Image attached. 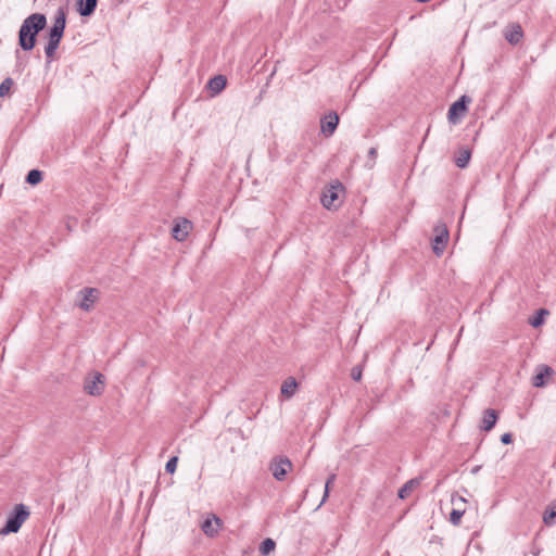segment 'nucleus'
Masks as SVG:
<instances>
[{"label":"nucleus","instance_id":"7","mask_svg":"<svg viewBox=\"0 0 556 556\" xmlns=\"http://www.w3.org/2000/svg\"><path fill=\"white\" fill-rule=\"evenodd\" d=\"M339 125V115L331 111L320 119V130L325 137H331Z\"/></svg>","mask_w":556,"mask_h":556},{"label":"nucleus","instance_id":"5","mask_svg":"<svg viewBox=\"0 0 556 556\" xmlns=\"http://www.w3.org/2000/svg\"><path fill=\"white\" fill-rule=\"evenodd\" d=\"M471 102V98L463 94L448 109L447 118L452 124H457L460 117L467 112V105Z\"/></svg>","mask_w":556,"mask_h":556},{"label":"nucleus","instance_id":"21","mask_svg":"<svg viewBox=\"0 0 556 556\" xmlns=\"http://www.w3.org/2000/svg\"><path fill=\"white\" fill-rule=\"evenodd\" d=\"M549 312L545 308H540L536 311L535 315L532 316L529 320V324L533 328H538L544 324L545 316H547Z\"/></svg>","mask_w":556,"mask_h":556},{"label":"nucleus","instance_id":"32","mask_svg":"<svg viewBox=\"0 0 556 556\" xmlns=\"http://www.w3.org/2000/svg\"><path fill=\"white\" fill-rule=\"evenodd\" d=\"M501 442L503 444H510L513 442V434L509 432H506L501 435Z\"/></svg>","mask_w":556,"mask_h":556},{"label":"nucleus","instance_id":"14","mask_svg":"<svg viewBox=\"0 0 556 556\" xmlns=\"http://www.w3.org/2000/svg\"><path fill=\"white\" fill-rule=\"evenodd\" d=\"M80 293L83 294V302L80 303V308L84 311H89L90 306L94 303L99 291L94 288H84L80 291Z\"/></svg>","mask_w":556,"mask_h":556},{"label":"nucleus","instance_id":"1","mask_svg":"<svg viewBox=\"0 0 556 556\" xmlns=\"http://www.w3.org/2000/svg\"><path fill=\"white\" fill-rule=\"evenodd\" d=\"M47 26V17L42 13H33L22 23L18 30V46L23 51L35 48L38 34Z\"/></svg>","mask_w":556,"mask_h":556},{"label":"nucleus","instance_id":"30","mask_svg":"<svg viewBox=\"0 0 556 556\" xmlns=\"http://www.w3.org/2000/svg\"><path fill=\"white\" fill-rule=\"evenodd\" d=\"M377 154H378V152H377V149H376V148H374V147H372V148H370V149L368 150V159H369V160H368V162H367V166H368L369 168H371V167L374 166L375 161H376V157H377Z\"/></svg>","mask_w":556,"mask_h":556},{"label":"nucleus","instance_id":"11","mask_svg":"<svg viewBox=\"0 0 556 556\" xmlns=\"http://www.w3.org/2000/svg\"><path fill=\"white\" fill-rule=\"evenodd\" d=\"M222 526V520L215 516V515H212V517H207L201 528H202V531L210 538H214L217 533H218V530Z\"/></svg>","mask_w":556,"mask_h":556},{"label":"nucleus","instance_id":"23","mask_svg":"<svg viewBox=\"0 0 556 556\" xmlns=\"http://www.w3.org/2000/svg\"><path fill=\"white\" fill-rule=\"evenodd\" d=\"M470 156H471V153L469 150H460L458 155L455 159L456 166L459 168L467 167Z\"/></svg>","mask_w":556,"mask_h":556},{"label":"nucleus","instance_id":"31","mask_svg":"<svg viewBox=\"0 0 556 556\" xmlns=\"http://www.w3.org/2000/svg\"><path fill=\"white\" fill-rule=\"evenodd\" d=\"M351 377L354 381H359L362 378V369L358 367L352 368Z\"/></svg>","mask_w":556,"mask_h":556},{"label":"nucleus","instance_id":"25","mask_svg":"<svg viewBox=\"0 0 556 556\" xmlns=\"http://www.w3.org/2000/svg\"><path fill=\"white\" fill-rule=\"evenodd\" d=\"M13 84H14V81H13V79L11 77L5 78L0 84V98L5 97L7 94H9Z\"/></svg>","mask_w":556,"mask_h":556},{"label":"nucleus","instance_id":"12","mask_svg":"<svg viewBox=\"0 0 556 556\" xmlns=\"http://www.w3.org/2000/svg\"><path fill=\"white\" fill-rule=\"evenodd\" d=\"M552 367L547 365H540L536 367V372L532 377V386L535 388H541L545 386V378L553 375Z\"/></svg>","mask_w":556,"mask_h":556},{"label":"nucleus","instance_id":"10","mask_svg":"<svg viewBox=\"0 0 556 556\" xmlns=\"http://www.w3.org/2000/svg\"><path fill=\"white\" fill-rule=\"evenodd\" d=\"M291 466V462L288 458H280L271 464L270 470L275 479L282 481Z\"/></svg>","mask_w":556,"mask_h":556},{"label":"nucleus","instance_id":"28","mask_svg":"<svg viewBox=\"0 0 556 556\" xmlns=\"http://www.w3.org/2000/svg\"><path fill=\"white\" fill-rule=\"evenodd\" d=\"M555 518H556V509L555 508L552 507V508H548L545 510L544 516H543L544 523L552 525V523H554Z\"/></svg>","mask_w":556,"mask_h":556},{"label":"nucleus","instance_id":"13","mask_svg":"<svg viewBox=\"0 0 556 556\" xmlns=\"http://www.w3.org/2000/svg\"><path fill=\"white\" fill-rule=\"evenodd\" d=\"M497 413L495 409L493 408H486L484 412H483V417H482V424L480 426V428L484 431H491L496 421H497Z\"/></svg>","mask_w":556,"mask_h":556},{"label":"nucleus","instance_id":"9","mask_svg":"<svg viewBox=\"0 0 556 556\" xmlns=\"http://www.w3.org/2000/svg\"><path fill=\"white\" fill-rule=\"evenodd\" d=\"M192 228V224L190 220L182 218L178 220L172 228V236L177 241H184L188 235L189 231Z\"/></svg>","mask_w":556,"mask_h":556},{"label":"nucleus","instance_id":"24","mask_svg":"<svg viewBox=\"0 0 556 556\" xmlns=\"http://www.w3.org/2000/svg\"><path fill=\"white\" fill-rule=\"evenodd\" d=\"M276 547V543L273 539H265L260 545V553L264 556L269 555Z\"/></svg>","mask_w":556,"mask_h":556},{"label":"nucleus","instance_id":"19","mask_svg":"<svg viewBox=\"0 0 556 556\" xmlns=\"http://www.w3.org/2000/svg\"><path fill=\"white\" fill-rule=\"evenodd\" d=\"M227 79L223 75H217L211 78L207 83V88L213 94H217L223 91L226 87Z\"/></svg>","mask_w":556,"mask_h":556},{"label":"nucleus","instance_id":"29","mask_svg":"<svg viewBox=\"0 0 556 556\" xmlns=\"http://www.w3.org/2000/svg\"><path fill=\"white\" fill-rule=\"evenodd\" d=\"M177 463L178 458L176 456L170 457L165 465L166 472L174 473L177 467Z\"/></svg>","mask_w":556,"mask_h":556},{"label":"nucleus","instance_id":"33","mask_svg":"<svg viewBox=\"0 0 556 556\" xmlns=\"http://www.w3.org/2000/svg\"><path fill=\"white\" fill-rule=\"evenodd\" d=\"M264 92H265V91H264V89H262V90L260 91L258 96H257V97L255 98V100H254V104H255V105H257V104L262 101Z\"/></svg>","mask_w":556,"mask_h":556},{"label":"nucleus","instance_id":"15","mask_svg":"<svg viewBox=\"0 0 556 556\" xmlns=\"http://www.w3.org/2000/svg\"><path fill=\"white\" fill-rule=\"evenodd\" d=\"M61 40L62 37L49 33L48 42L45 47V53L48 59V62L52 61Z\"/></svg>","mask_w":556,"mask_h":556},{"label":"nucleus","instance_id":"6","mask_svg":"<svg viewBox=\"0 0 556 556\" xmlns=\"http://www.w3.org/2000/svg\"><path fill=\"white\" fill-rule=\"evenodd\" d=\"M433 230L435 232V237L433 239L432 249L434 254L440 256L445 249L450 235L446 225L441 222L434 226Z\"/></svg>","mask_w":556,"mask_h":556},{"label":"nucleus","instance_id":"3","mask_svg":"<svg viewBox=\"0 0 556 556\" xmlns=\"http://www.w3.org/2000/svg\"><path fill=\"white\" fill-rule=\"evenodd\" d=\"M342 191H344V187L338 180L326 187L321 195V204L327 210L338 208L340 205L339 194Z\"/></svg>","mask_w":556,"mask_h":556},{"label":"nucleus","instance_id":"17","mask_svg":"<svg viewBox=\"0 0 556 556\" xmlns=\"http://www.w3.org/2000/svg\"><path fill=\"white\" fill-rule=\"evenodd\" d=\"M504 36L510 45H518L523 37V31L520 25H513L505 31Z\"/></svg>","mask_w":556,"mask_h":556},{"label":"nucleus","instance_id":"4","mask_svg":"<svg viewBox=\"0 0 556 556\" xmlns=\"http://www.w3.org/2000/svg\"><path fill=\"white\" fill-rule=\"evenodd\" d=\"M84 390L92 396L101 395L104 390V376L98 371L88 375L84 381Z\"/></svg>","mask_w":556,"mask_h":556},{"label":"nucleus","instance_id":"27","mask_svg":"<svg viewBox=\"0 0 556 556\" xmlns=\"http://www.w3.org/2000/svg\"><path fill=\"white\" fill-rule=\"evenodd\" d=\"M334 480H336V475L334 473H332V475H330L328 477V479H327V481L325 483V492H324V495H323V498H321V502H320L319 506L323 505L326 502V500L328 498L330 486L334 482Z\"/></svg>","mask_w":556,"mask_h":556},{"label":"nucleus","instance_id":"22","mask_svg":"<svg viewBox=\"0 0 556 556\" xmlns=\"http://www.w3.org/2000/svg\"><path fill=\"white\" fill-rule=\"evenodd\" d=\"M43 179V174L39 169H30L25 178V181L31 186H36Z\"/></svg>","mask_w":556,"mask_h":556},{"label":"nucleus","instance_id":"26","mask_svg":"<svg viewBox=\"0 0 556 556\" xmlns=\"http://www.w3.org/2000/svg\"><path fill=\"white\" fill-rule=\"evenodd\" d=\"M464 510L453 509L450 514V522L454 526H458L462 521V517L464 516Z\"/></svg>","mask_w":556,"mask_h":556},{"label":"nucleus","instance_id":"2","mask_svg":"<svg viewBox=\"0 0 556 556\" xmlns=\"http://www.w3.org/2000/svg\"><path fill=\"white\" fill-rule=\"evenodd\" d=\"M29 516V510L24 504L15 505L13 511L8 516L5 525L0 529V535L16 533Z\"/></svg>","mask_w":556,"mask_h":556},{"label":"nucleus","instance_id":"20","mask_svg":"<svg viewBox=\"0 0 556 556\" xmlns=\"http://www.w3.org/2000/svg\"><path fill=\"white\" fill-rule=\"evenodd\" d=\"M298 389V382L295 378L288 377L281 384V395L286 396L287 399H290L294 395L295 391Z\"/></svg>","mask_w":556,"mask_h":556},{"label":"nucleus","instance_id":"18","mask_svg":"<svg viewBox=\"0 0 556 556\" xmlns=\"http://www.w3.org/2000/svg\"><path fill=\"white\" fill-rule=\"evenodd\" d=\"M421 478H413L405 482L403 486L399 490L397 496L401 500H405L409 496V494L420 484Z\"/></svg>","mask_w":556,"mask_h":556},{"label":"nucleus","instance_id":"16","mask_svg":"<svg viewBox=\"0 0 556 556\" xmlns=\"http://www.w3.org/2000/svg\"><path fill=\"white\" fill-rule=\"evenodd\" d=\"M98 0H77V11L81 16H90L97 9Z\"/></svg>","mask_w":556,"mask_h":556},{"label":"nucleus","instance_id":"8","mask_svg":"<svg viewBox=\"0 0 556 556\" xmlns=\"http://www.w3.org/2000/svg\"><path fill=\"white\" fill-rule=\"evenodd\" d=\"M65 27H66V10L63 7H60L56 11L54 23H53L52 27L50 28L49 33L63 38Z\"/></svg>","mask_w":556,"mask_h":556}]
</instances>
